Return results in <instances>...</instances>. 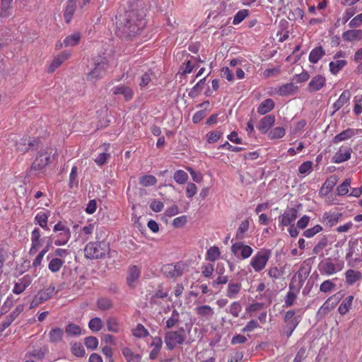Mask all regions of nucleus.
I'll list each match as a JSON object with an SVG mask.
<instances>
[{
	"label": "nucleus",
	"instance_id": "nucleus-1",
	"mask_svg": "<svg viewBox=\"0 0 362 362\" xmlns=\"http://www.w3.org/2000/svg\"><path fill=\"white\" fill-rule=\"evenodd\" d=\"M143 11H127L117 17L116 35L125 40H132L146 25Z\"/></svg>",
	"mask_w": 362,
	"mask_h": 362
},
{
	"label": "nucleus",
	"instance_id": "nucleus-2",
	"mask_svg": "<svg viewBox=\"0 0 362 362\" xmlns=\"http://www.w3.org/2000/svg\"><path fill=\"white\" fill-rule=\"evenodd\" d=\"M109 252V244L104 241L89 243L84 249L85 257L88 259L103 258Z\"/></svg>",
	"mask_w": 362,
	"mask_h": 362
},
{
	"label": "nucleus",
	"instance_id": "nucleus-3",
	"mask_svg": "<svg viewBox=\"0 0 362 362\" xmlns=\"http://www.w3.org/2000/svg\"><path fill=\"white\" fill-rule=\"evenodd\" d=\"M93 69L88 74V80L95 82L102 78L106 72L108 66L105 57L98 56L93 59Z\"/></svg>",
	"mask_w": 362,
	"mask_h": 362
},
{
	"label": "nucleus",
	"instance_id": "nucleus-4",
	"mask_svg": "<svg viewBox=\"0 0 362 362\" xmlns=\"http://www.w3.org/2000/svg\"><path fill=\"white\" fill-rule=\"evenodd\" d=\"M187 338L185 330L180 327L177 331H168L164 336V342L168 350H173L177 345L184 343Z\"/></svg>",
	"mask_w": 362,
	"mask_h": 362
},
{
	"label": "nucleus",
	"instance_id": "nucleus-5",
	"mask_svg": "<svg viewBox=\"0 0 362 362\" xmlns=\"http://www.w3.org/2000/svg\"><path fill=\"white\" fill-rule=\"evenodd\" d=\"M54 232L58 233L54 237L56 238L54 241L56 245H66L71 238L69 228L66 227L62 222H59L54 226Z\"/></svg>",
	"mask_w": 362,
	"mask_h": 362
},
{
	"label": "nucleus",
	"instance_id": "nucleus-6",
	"mask_svg": "<svg viewBox=\"0 0 362 362\" xmlns=\"http://www.w3.org/2000/svg\"><path fill=\"white\" fill-rule=\"evenodd\" d=\"M342 262L334 263L331 258H327L319 264V271L322 274L332 275L343 269Z\"/></svg>",
	"mask_w": 362,
	"mask_h": 362
},
{
	"label": "nucleus",
	"instance_id": "nucleus-7",
	"mask_svg": "<svg viewBox=\"0 0 362 362\" xmlns=\"http://www.w3.org/2000/svg\"><path fill=\"white\" fill-rule=\"evenodd\" d=\"M270 254L269 250H263L258 252L252 259L250 264L255 272H260L265 267L269 259Z\"/></svg>",
	"mask_w": 362,
	"mask_h": 362
},
{
	"label": "nucleus",
	"instance_id": "nucleus-8",
	"mask_svg": "<svg viewBox=\"0 0 362 362\" xmlns=\"http://www.w3.org/2000/svg\"><path fill=\"white\" fill-rule=\"evenodd\" d=\"M346 259L354 262L362 261V244H360L357 240L349 242V249L346 255Z\"/></svg>",
	"mask_w": 362,
	"mask_h": 362
},
{
	"label": "nucleus",
	"instance_id": "nucleus-9",
	"mask_svg": "<svg viewBox=\"0 0 362 362\" xmlns=\"http://www.w3.org/2000/svg\"><path fill=\"white\" fill-rule=\"evenodd\" d=\"M185 264L180 262L175 264H168L162 267L161 271L168 278H177L182 275Z\"/></svg>",
	"mask_w": 362,
	"mask_h": 362
},
{
	"label": "nucleus",
	"instance_id": "nucleus-10",
	"mask_svg": "<svg viewBox=\"0 0 362 362\" xmlns=\"http://www.w3.org/2000/svg\"><path fill=\"white\" fill-rule=\"evenodd\" d=\"M46 151H40L38 152L37 157L31 165V170H41L51 163V149Z\"/></svg>",
	"mask_w": 362,
	"mask_h": 362
},
{
	"label": "nucleus",
	"instance_id": "nucleus-11",
	"mask_svg": "<svg viewBox=\"0 0 362 362\" xmlns=\"http://www.w3.org/2000/svg\"><path fill=\"white\" fill-rule=\"evenodd\" d=\"M54 286H49L45 290L40 291L34 297L30 303V308H35L49 299L54 293Z\"/></svg>",
	"mask_w": 362,
	"mask_h": 362
},
{
	"label": "nucleus",
	"instance_id": "nucleus-12",
	"mask_svg": "<svg viewBox=\"0 0 362 362\" xmlns=\"http://www.w3.org/2000/svg\"><path fill=\"white\" fill-rule=\"evenodd\" d=\"M232 252L239 257V252H240V257L243 259H246L250 257L252 255L253 250L251 247L248 245H245L242 242H238L233 244L231 246Z\"/></svg>",
	"mask_w": 362,
	"mask_h": 362
},
{
	"label": "nucleus",
	"instance_id": "nucleus-13",
	"mask_svg": "<svg viewBox=\"0 0 362 362\" xmlns=\"http://www.w3.org/2000/svg\"><path fill=\"white\" fill-rule=\"evenodd\" d=\"M37 144V141L31 138L23 137L16 142V151L21 154L25 153L28 150Z\"/></svg>",
	"mask_w": 362,
	"mask_h": 362
},
{
	"label": "nucleus",
	"instance_id": "nucleus-14",
	"mask_svg": "<svg viewBox=\"0 0 362 362\" xmlns=\"http://www.w3.org/2000/svg\"><path fill=\"white\" fill-rule=\"evenodd\" d=\"M298 216V211L295 208L286 209L281 217H279L280 222L283 226H289L296 220Z\"/></svg>",
	"mask_w": 362,
	"mask_h": 362
},
{
	"label": "nucleus",
	"instance_id": "nucleus-15",
	"mask_svg": "<svg viewBox=\"0 0 362 362\" xmlns=\"http://www.w3.org/2000/svg\"><path fill=\"white\" fill-rule=\"evenodd\" d=\"M32 277L30 275H25L15 283L13 292L15 294L23 293L25 288L31 284Z\"/></svg>",
	"mask_w": 362,
	"mask_h": 362
},
{
	"label": "nucleus",
	"instance_id": "nucleus-16",
	"mask_svg": "<svg viewBox=\"0 0 362 362\" xmlns=\"http://www.w3.org/2000/svg\"><path fill=\"white\" fill-rule=\"evenodd\" d=\"M70 57V54L67 52H63L60 53L59 55L54 57L51 64L48 67V72L52 73L54 72L58 67L61 66V64L69 59Z\"/></svg>",
	"mask_w": 362,
	"mask_h": 362
},
{
	"label": "nucleus",
	"instance_id": "nucleus-17",
	"mask_svg": "<svg viewBox=\"0 0 362 362\" xmlns=\"http://www.w3.org/2000/svg\"><path fill=\"white\" fill-rule=\"evenodd\" d=\"M275 122V117L272 115H269L264 117L259 122L257 129L263 134H265L274 125Z\"/></svg>",
	"mask_w": 362,
	"mask_h": 362
},
{
	"label": "nucleus",
	"instance_id": "nucleus-18",
	"mask_svg": "<svg viewBox=\"0 0 362 362\" xmlns=\"http://www.w3.org/2000/svg\"><path fill=\"white\" fill-rule=\"evenodd\" d=\"M351 148H340L333 157L334 163H340L348 160L351 157Z\"/></svg>",
	"mask_w": 362,
	"mask_h": 362
},
{
	"label": "nucleus",
	"instance_id": "nucleus-19",
	"mask_svg": "<svg viewBox=\"0 0 362 362\" xmlns=\"http://www.w3.org/2000/svg\"><path fill=\"white\" fill-rule=\"evenodd\" d=\"M140 273V269L138 267L133 265L129 267L128 276L127 277V282L130 287H135V282L139 278Z\"/></svg>",
	"mask_w": 362,
	"mask_h": 362
},
{
	"label": "nucleus",
	"instance_id": "nucleus-20",
	"mask_svg": "<svg viewBox=\"0 0 362 362\" xmlns=\"http://www.w3.org/2000/svg\"><path fill=\"white\" fill-rule=\"evenodd\" d=\"M325 78L321 75L315 76L308 84L310 92L319 90L325 85Z\"/></svg>",
	"mask_w": 362,
	"mask_h": 362
},
{
	"label": "nucleus",
	"instance_id": "nucleus-21",
	"mask_svg": "<svg viewBox=\"0 0 362 362\" xmlns=\"http://www.w3.org/2000/svg\"><path fill=\"white\" fill-rule=\"evenodd\" d=\"M77 0H68L64 13V18L66 23H69L76 8Z\"/></svg>",
	"mask_w": 362,
	"mask_h": 362
},
{
	"label": "nucleus",
	"instance_id": "nucleus-22",
	"mask_svg": "<svg viewBox=\"0 0 362 362\" xmlns=\"http://www.w3.org/2000/svg\"><path fill=\"white\" fill-rule=\"evenodd\" d=\"M341 216V214L340 213L325 212L322 217L323 222L325 223L326 225L332 227L339 222Z\"/></svg>",
	"mask_w": 362,
	"mask_h": 362
},
{
	"label": "nucleus",
	"instance_id": "nucleus-23",
	"mask_svg": "<svg viewBox=\"0 0 362 362\" xmlns=\"http://www.w3.org/2000/svg\"><path fill=\"white\" fill-rule=\"evenodd\" d=\"M351 97L349 90H345L339 96V99L333 104L332 107L334 109L332 115L338 111L345 103H346Z\"/></svg>",
	"mask_w": 362,
	"mask_h": 362
},
{
	"label": "nucleus",
	"instance_id": "nucleus-24",
	"mask_svg": "<svg viewBox=\"0 0 362 362\" xmlns=\"http://www.w3.org/2000/svg\"><path fill=\"white\" fill-rule=\"evenodd\" d=\"M112 91L115 95H122L127 101L132 100L133 98V90L128 86H117L112 89Z\"/></svg>",
	"mask_w": 362,
	"mask_h": 362
},
{
	"label": "nucleus",
	"instance_id": "nucleus-25",
	"mask_svg": "<svg viewBox=\"0 0 362 362\" xmlns=\"http://www.w3.org/2000/svg\"><path fill=\"white\" fill-rule=\"evenodd\" d=\"M195 310L199 316L204 317L207 320L214 315L213 308L207 305L198 306L196 308Z\"/></svg>",
	"mask_w": 362,
	"mask_h": 362
},
{
	"label": "nucleus",
	"instance_id": "nucleus-26",
	"mask_svg": "<svg viewBox=\"0 0 362 362\" xmlns=\"http://www.w3.org/2000/svg\"><path fill=\"white\" fill-rule=\"evenodd\" d=\"M345 41L351 42L362 39V30H349L342 34Z\"/></svg>",
	"mask_w": 362,
	"mask_h": 362
},
{
	"label": "nucleus",
	"instance_id": "nucleus-27",
	"mask_svg": "<svg viewBox=\"0 0 362 362\" xmlns=\"http://www.w3.org/2000/svg\"><path fill=\"white\" fill-rule=\"evenodd\" d=\"M122 354L127 362H141V355L134 353L129 347L123 348Z\"/></svg>",
	"mask_w": 362,
	"mask_h": 362
},
{
	"label": "nucleus",
	"instance_id": "nucleus-28",
	"mask_svg": "<svg viewBox=\"0 0 362 362\" xmlns=\"http://www.w3.org/2000/svg\"><path fill=\"white\" fill-rule=\"evenodd\" d=\"M274 107V102L272 99L268 98L262 101L257 107V112L259 115H265Z\"/></svg>",
	"mask_w": 362,
	"mask_h": 362
},
{
	"label": "nucleus",
	"instance_id": "nucleus-29",
	"mask_svg": "<svg viewBox=\"0 0 362 362\" xmlns=\"http://www.w3.org/2000/svg\"><path fill=\"white\" fill-rule=\"evenodd\" d=\"M297 90V87L293 83H288L281 86L276 93L281 96H286L293 94Z\"/></svg>",
	"mask_w": 362,
	"mask_h": 362
},
{
	"label": "nucleus",
	"instance_id": "nucleus-30",
	"mask_svg": "<svg viewBox=\"0 0 362 362\" xmlns=\"http://www.w3.org/2000/svg\"><path fill=\"white\" fill-rule=\"evenodd\" d=\"M64 330L60 327L52 328L49 333V341L54 344L59 343L62 341Z\"/></svg>",
	"mask_w": 362,
	"mask_h": 362
},
{
	"label": "nucleus",
	"instance_id": "nucleus-31",
	"mask_svg": "<svg viewBox=\"0 0 362 362\" xmlns=\"http://www.w3.org/2000/svg\"><path fill=\"white\" fill-rule=\"evenodd\" d=\"M346 281L349 285H353L357 281L362 279V274L359 271L349 269L345 273Z\"/></svg>",
	"mask_w": 362,
	"mask_h": 362
},
{
	"label": "nucleus",
	"instance_id": "nucleus-32",
	"mask_svg": "<svg viewBox=\"0 0 362 362\" xmlns=\"http://www.w3.org/2000/svg\"><path fill=\"white\" fill-rule=\"evenodd\" d=\"M325 54V52L321 46L315 47L310 53L309 61L316 64Z\"/></svg>",
	"mask_w": 362,
	"mask_h": 362
},
{
	"label": "nucleus",
	"instance_id": "nucleus-33",
	"mask_svg": "<svg viewBox=\"0 0 362 362\" xmlns=\"http://www.w3.org/2000/svg\"><path fill=\"white\" fill-rule=\"evenodd\" d=\"M23 310V306L21 305H18L15 310L6 317V320L3 322V327L4 328L8 327Z\"/></svg>",
	"mask_w": 362,
	"mask_h": 362
},
{
	"label": "nucleus",
	"instance_id": "nucleus-34",
	"mask_svg": "<svg viewBox=\"0 0 362 362\" xmlns=\"http://www.w3.org/2000/svg\"><path fill=\"white\" fill-rule=\"evenodd\" d=\"M97 307L100 310L102 311L109 310L112 308L113 303L112 300L109 298H99L97 300Z\"/></svg>",
	"mask_w": 362,
	"mask_h": 362
},
{
	"label": "nucleus",
	"instance_id": "nucleus-35",
	"mask_svg": "<svg viewBox=\"0 0 362 362\" xmlns=\"http://www.w3.org/2000/svg\"><path fill=\"white\" fill-rule=\"evenodd\" d=\"M206 83V77L201 79L189 92L188 95L190 98H194L199 95L203 90Z\"/></svg>",
	"mask_w": 362,
	"mask_h": 362
},
{
	"label": "nucleus",
	"instance_id": "nucleus-36",
	"mask_svg": "<svg viewBox=\"0 0 362 362\" xmlns=\"http://www.w3.org/2000/svg\"><path fill=\"white\" fill-rule=\"evenodd\" d=\"M355 132L352 129H346V130L342 131L341 133L338 134L334 137L333 141L334 143H337L339 141H344L351 138L354 136Z\"/></svg>",
	"mask_w": 362,
	"mask_h": 362
},
{
	"label": "nucleus",
	"instance_id": "nucleus-37",
	"mask_svg": "<svg viewBox=\"0 0 362 362\" xmlns=\"http://www.w3.org/2000/svg\"><path fill=\"white\" fill-rule=\"evenodd\" d=\"M64 261L59 257H53L49 262L48 268L53 272L56 273L60 270Z\"/></svg>",
	"mask_w": 362,
	"mask_h": 362
},
{
	"label": "nucleus",
	"instance_id": "nucleus-38",
	"mask_svg": "<svg viewBox=\"0 0 362 362\" xmlns=\"http://www.w3.org/2000/svg\"><path fill=\"white\" fill-rule=\"evenodd\" d=\"M40 231L38 228H35L31 235V240H32V247L30 249V252L35 250H36L39 247L41 246L40 240Z\"/></svg>",
	"mask_w": 362,
	"mask_h": 362
},
{
	"label": "nucleus",
	"instance_id": "nucleus-39",
	"mask_svg": "<svg viewBox=\"0 0 362 362\" xmlns=\"http://www.w3.org/2000/svg\"><path fill=\"white\" fill-rule=\"evenodd\" d=\"M80 39L81 34L79 33H75L67 36L64 40V44L66 47L75 46L79 42Z\"/></svg>",
	"mask_w": 362,
	"mask_h": 362
},
{
	"label": "nucleus",
	"instance_id": "nucleus-40",
	"mask_svg": "<svg viewBox=\"0 0 362 362\" xmlns=\"http://www.w3.org/2000/svg\"><path fill=\"white\" fill-rule=\"evenodd\" d=\"M353 300H354V296H349L346 297L343 300V302L341 303V305H339V307L338 308L339 313L341 315L346 314L349 311V308H351Z\"/></svg>",
	"mask_w": 362,
	"mask_h": 362
},
{
	"label": "nucleus",
	"instance_id": "nucleus-41",
	"mask_svg": "<svg viewBox=\"0 0 362 362\" xmlns=\"http://www.w3.org/2000/svg\"><path fill=\"white\" fill-rule=\"evenodd\" d=\"M66 333L69 336H79L81 334V328L74 323H69L65 328Z\"/></svg>",
	"mask_w": 362,
	"mask_h": 362
},
{
	"label": "nucleus",
	"instance_id": "nucleus-42",
	"mask_svg": "<svg viewBox=\"0 0 362 362\" xmlns=\"http://www.w3.org/2000/svg\"><path fill=\"white\" fill-rule=\"evenodd\" d=\"M139 183L144 187L153 186L157 183V179L153 175H146L139 177Z\"/></svg>",
	"mask_w": 362,
	"mask_h": 362
},
{
	"label": "nucleus",
	"instance_id": "nucleus-43",
	"mask_svg": "<svg viewBox=\"0 0 362 362\" xmlns=\"http://www.w3.org/2000/svg\"><path fill=\"white\" fill-rule=\"evenodd\" d=\"M347 64L346 60H337L336 62H331L329 63V69L332 74H337L343 67Z\"/></svg>",
	"mask_w": 362,
	"mask_h": 362
},
{
	"label": "nucleus",
	"instance_id": "nucleus-44",
	"mask_svg": "<svg viewBox=\"0 0 362 362\" xmlns=\"http://www.w3.org/2000/svg\"><path fill=\"white\" fill-rule=\"evenodd\" d=\"M295 313V311L293 310H288L286 313L284 320L287 325L296 327L298 326L299 320L297 319V317H294Z\"/></svg>",
	"mask_w": 362,
	"mask_h": 362
},
{
	"label": "nucleus",
	"instance_id": "nucleus-45",
	"mask_svg": "<svg viewBox=\"0 0 362 362\" xmlns=\"http://www.w3.org/2000/svg\"><path fill=\"white\" fill-rule=\"evenodd\" d=\"M241 284L240 283L231 284L228 286L227 296L230 298H234L240 291Z\"/></svg>",
	"mask_w": 362,
	"mask_h": 362
},
{
	"label": "nucleus",
	"instance_id": "nucleus-46",
	"mask_svg": "<svg viewBox=\"0 0 362 362\" xmlns=\"http://www.w3.org/2000/svg\"><path fill=\"white\" fill-rule=\"evenodd\" d=\"M221 255V252L219 248L216 246L211 247L206 253L207 259L214 262L219 258Z\"/></svg>",
	"mask_w": 362,
	"mask_h": 362
},
{
	"label": "nucleus",
	"instance_id": "nucleus-47",
	"mask_svg": "<svg viewBox=\"0 0 362 362\" xmlns=\"http://www.w3.org/2000/svg\"><path fill=\"white\" fill-rule=\"evenodd\" d=\"M249 228L248 220L243 221L239 226L236 232V238L242 240L244 238V233L247 231Z\"/></svg>",
	"mask_w": 362,
	"mask_h": 362
},
{
	"label": "nucleus",
	"instance_id": "nucleus-48",
	"mask_svg": "<svg viewBox=\"0 0 362 362\" xmlns=\"http://www.w3.org/2000/svg\"><path fill=\"white\" fill-rule=\"evenodd\" d=\"M88 327L93 332H98L103 327V322L100 317L91 319L88 323Z\"/></svg>",
	"mask_w": 362,
	"mask_h": 362
},
{
	"label": "nucleus",
	"instance_id": "nucleus-49",
	"mask_svg": "<svg viewBox=\"0 0 362 362\" xmlns=\"http://www.w3.org/2000/svg\"><path fill=\"white\" fill-rule=\"evenodd\" d=\"M173 177L176 182L182 185L187 181L188 175L184 170H179L175 173Z\"/></svg>",
	"mask_w": 362,
	"mask_h": 362
},
{
	"label": "nucleus",
	"instance_id": "nucleus-50",
	"mask_svg": "<svg viewBox=\"0 0 362 362\" xmlns=\"http://www.w3.org/2000/svg\"><path fill=\"white\" fill-rule=\"evenodd\" d=\"M351 184L350 179H346L337 188V194L339 196L345 195L349 192V187Z\"/></svg>",
	"mask_w": 362,
	"mask_h": 362
},
{
	"label": "nucleus",
	"instance_id": "nucleus-51",
	"mask_svg": "<svg viewBox=\"0 0 362 362\" xmlns=\"http://www.w3.org/2000/svg\"><path fill=\"white\" fill-rule=\"evenodd\" d=\"M84 344L87 349L94 350L98 347V340L95 337H88L84 339Z\"/></svg>",
	"mask_w": 362,
	"mask_h": 362
},
{
	"label": "nucleus",
	"instance_id": "nucleus-52",
	"mask_svg": "<svg viewBox=\"0 0 362 362\" xmlns=\"http://www.w3.org/2000/svg\"><path fill=\"white\" fill-rule=\"evenodd\" d=\"M285 135V129L283 127H276L273 129L269 133V136L272 139H280L282 138Z\"/></svg>",
	"mask_w": 362,
	"mask_h": 362
},
{
	"label": "nucleus",
	"instance_id": "nucleus-53",
	"mask_svg": "<svg viewBox=\"0 0 362 362\" xmlns=\"http://www.w3.org/2000/svg\"><path fill=\"white\" fill-rule=\"evenodd\" d=\"M249 14L247 9H243L239 11L234 16L233 23L234 25L241 23Z\"/></svg>",
	"mask_w": 362,
	"mask_h": 362
},
{
	"label": "nucleus",
	"instance_id": "nucleus-54",
	"mask_svg": "<svg viewBox=\"0 0 362 362\" xmlns=\"http://www.w3.org/2000/svg\"><path fill=\"white\" fill-rule=\"evenodd\" d=\"M328 240L326 237L322 238L318 243L314 247L313 252L315 255H318L322 250L327 245Z\"/></svg>",
	"mask_w": 362,
	"mask_h": 362
},
{
	"label": "nucleus",
	"instance_id": "nucleus-55",
	"mask_svg": "<svg viewBox=\"0 0 362 362\" xmlns=\"http://www.w3.org/2000/svg\"><path fill=\"white\" fill-rule=\"evenodd\" d=\"M48 216L45 213L37 214L35 218V221L44 229H47Z\"/></svg>",
	"mask_w": 362,
	"mask_h": 362
},
{
	"label": "nucleus",
	"instance_id": "nucleus-56",
	"mask_svg": "<svg viewBox=\"0 0 362 362\" xmlns=\"http://www.w3.org/2000/svg\"><path fill=\"white\" fill-rule=\"evenodd\" d=\"M107 327L110 332H117L119 331V324L116 318H108L107 320Z\"/></svg>",
	"mask_w": 362,
	"mask_h": 362
},
{
	"label": "nucleus",
	"instance_id": "nucleus-57",
	"mask_svg": "<svg viewBox=\"0 0 362 362\" xmlns=\"http://www.w3.org/2000/svg\"><path fill=\"white\" fill-rule=\"evenodd\" d=\"M322 230V227L320 225H316L314 227L307 229L303 232V236L306 238H312L317 233Z\"/></svg>",
	"mask_w": 362,
	"mask_h": 362
},
{
	"label": "nucleus",
	"instance_id": "nucleus-58",
	"mask_svg": "<svg viewBox=\"0 0 362 362\" xmlns=\"http://www.w3.org/2000/svg\"><path fill=\"white\" fill-rule=\"evenodd\" d=\"M71 351L74 355L81 357L85 354V349L80 343H74L71 347Z\"/></svg>",
	"mask_w": 362,
	"mask_h": 362
},
{
	"label": "nucleus",
	"instance_id": "nucleus-59",
	"mask_svg": "<svg viewBox=\"0 0 362 362\" xmlns=\"http://www.w3.org/2000/svg\"><path fill=\"white\" fill-rule=\"evenodd\" d=\"M334 287L335 284L334 283L330 280H326L321 284L320 290L321 292L327 293L332 291Z\"/></svg>",
	"mask_w": 362,
	"mask_h": 362
},
{
	"label": "nucleus",
	"instance_id": "nucleus-60",
	"mask_svg": "<svg viewBox=\"0 0 362 362\" xmlns=\"http://www.w3.org/2000/svg\"><path fill=\"white\" fill-rule=\"evenodd\" d=\"M312 161H305L298 168V171L300 174L309 173L313 168Z\"/></svg>",
	"mask_w": 362,
	"mask_h": 362
},
{
	"label": "nucleus",
	"instance_id": "nucleus-61",
	"mask_svg": "<svg viewBox=\"0 0 362 362\" xmlns=\"http://www.w3.org/2000/svg\"><path fill=\"white\" fill-rule=\"evenodd\" d=\"M134 335L136 337H144L148 335V332L142 325L139 324L134 329Z\"/></svg>",
	"mask_w": 362,
	"mask_h": 362
},
{
	"label": "nucleus",
	"instance_id": "nucleus-62",
	"mask_svg": "<svg viewBox=\"0 0 362 362\" xmlns=\"http://www.w3.org/2000/svg\"><path fill=\"white\" fill-rule=\"evenodd\" d=\"M242 310V306L238 302H233L229 309V313H231L234 317H237Z\"/></svg>",
	"mask_w": 362,
	"mask_h": 362
},
{
	"label": "nucleus",
	"instance_id": "nucleus-63",
	"mask_svg": "<svg viewBox=\"0 0 362 362\" xmlns=\"http://www.w3.org/2000/svg\"><path fill=\"white\" fill-rule=\"evenodd\" d=\"M222 134H223L222 132H221L219 131H214V132H211L208 133L207 134L208 142L211 144V143H215V142L218 141V139L222 136Z\"/></svg>",
	"mask_w": 362,
	"mask_h": 362
},
{
	"label": "nucleus",
	"instance_id": "nucleus-64",
	"mask_svg": "<svg viewBox=\"0 0 362 362\" xmlns=\"http://www.w3.org/2000/svg\"><path fill=\"white\" fill-rule=\"evenodd\" d=\"M187 221V218L186 216H181L180 217L175 218L173 221V226L175 228H181L184 226Z\"/></svg>",
	"mask_w": 362,
	"mask_h": 362
}]
</instances>
